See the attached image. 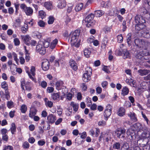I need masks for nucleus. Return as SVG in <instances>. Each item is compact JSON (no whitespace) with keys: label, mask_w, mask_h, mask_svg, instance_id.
Instances as JSON below:
<instances>
[{"label":"nucleus","mask_w":150,"mask_h":150,"mask_svg":"<svg viewBox=\"0 0 150 150\" xmlns=\"http://www.w3.org/2000/svg\"><path fill=\"white\" fill-rule=\"evenodd\" d=\"M94 17V15L91 13L88 15L83 21V23L85 24L87 27H90L93 26L95 21L93 19Z\"/></svg>","instance_id":"nucleus-1"},{"label":"nucleus","mask_w":150,"mask_h":150,"mask_svg":"<svg viewBox=\"0 0 150 150\" xmlns=\"http://www.w3.org/2000/svg\"><path fill=\"white\" fill-rule=\"evenodd\" d=\"M92 69L90 68L87 67L86 69L85 73L83 76V80L85 82H88L90 79V76L92 74Z\"/></svg>","instance_id":"nucleus-2"},{"label":"nucleus","mask_w":150,"mask_h":150,"mask_svg":"<svg viewBox=\"0 0 150 150\" xmlns=\"http://www.w3.org/2000/svg\"><path fill=\"white\" fill-rule=\"evenodd\" d=\"M20 7L25 12L26 15L28 16H31L33 13V10L30 7H27L24 4H21L20 5Z\"/></svg>","instance_id":"nucleus-3"},{"label":"nucleus","mask_w":150,"mask_h":150,"mask_svg":"<svg viewBox=\"0 0 150 150\" xmlns=\"http://www.w3.org/2000/svg\"><path fill=\"white\" fill-rule=\"evenodd\" d=\"M80 30H76L70 34L71 35L70 41L71 44H74L77 42L78 38L80 35Z\"/></svg>","instance_id":"nucleus-4"},{"label":"nucleus","mask_w":150,"mask_h":150,"mask_svg":"<svg viewBox=\"0 0 150 150\" xmlns=\"http://www.w3.org/2000/svg\"><path fill=\"white\" fill-rule=\"evenodd\" d=\"M112 108V107L110 104L108 105L106 107L103 113L104 119L106 121L111 115Z\"/></svg>","instance_id":"nucleus-5"},{"label":"nucleus","mask_w":150,"mask_h":150,"mask_svg":"<svg viewBox=\"0 0 150 150\" xmlns=\"http://www.w3.org/2000/svg\"><path fill=\"white\" fill-rule=\"evenodd\" d=\"M35 50L37 52L39 53L42 55L45 54L46 52L45 48L42 45V43L39 42L36 46Z\"/></svg>","instance_id":"nucleus-6"},{"label":"nucleus","mask_w":150,"mask_h":150,"mask_svg":"<svg viewBox=\"0 0 150 150\" xmlns=\"http://www.w3.org/2000/svg\"><path fill=\"white\" fill-rule=\"evenodd\" d=\"M133 45L136 46L137 48L143 47L145 45V42L144 40L139 38L135 39L134 40Z\"/></svg>","instance_id":"nucleus-7"},{"label":"nucleus","mask_w":150,"mask_h":150,"mask_svg":"<svg viewBox=\"0 0 150 150\" xmlns=\"http://www.w3.org/2000/svg\"><path fill=\"white\" fill-rule=\"evenodd\" d=\"M125 132L126 130L124 128H119L116 131L115 134L118 138H124L125 137Z\"/></svg>","instance_id":"nucleus-8"},{"label":"nucleus","mask_w":150,"mask_h":150,"mask_svg":"<svg viewBox=\"0 0 150 150\" xmlns=\"http://www.w3.org/2000/svg\"><path fill=\"white\" fill-rule=\"evenodd\" d=\"M64 83L62 81H57L55 84L56 88L58 90H59L62 88H63V87H64L65 90L66 92H68L67 89L66 88V86H63Z\"/></svg>","instance_id":"nucleus-9"},{"label":"nucleus","mask_w":150,"mask_h":150,"mask_svg":"<svg viewBox=\"0 0 150 150\" xmlns=\"http://www.w3.org/2000/svg\"><path fill=\"white\" fill-rule=\"evenodd\" d=\"M135 20L137 24L146 23L144 18L140 15H136L135 17Z\"/></svg>","instance_id":"nucleus-10"},{"label":"nucleus","mask_w":150,"mask_h":150,"mask_svg":"<svg viewBox=\"0 0 150 150\" xmlns=\"http://www.w3.org/2000/svg\"><path fill=\"white\" fill-rule=\"evenodd\" d=\"M142 36L147 38H150V28H146L141 32Z\"/></svg>","instance_id":"nucleus-11"},{"label":"nucleus","mask_w":150,"mask_h":150,"mask_svg":"<svg viewBox=\"0 0 150 150\" xmlns=\"http://www.w3.org/2000/svg\"><path fill=\"white\" fill-rule=\"evenodd\" d=\"M146 23H137L135 25V30L136 32H138L139 31L146 28Z\"/></svg>","instance_id":"nucleus-12"},{"label":"nucleus","mask_w":150,"mask_h":150,"mask_svg":"<svg viewBox=\"0 0 150 150\" xmlns=\"http://www.w3.org/2000/svg\"><path fill=\"white\" fill-rule=\"evenodd\" d=\"M49 61L47 59L44 60L42 64V69L44 71H46L49 69Z\"/></svg>","instance_id":"nucleus-13"},{"label":"nucleus","mask_w":150,"mask_h":150,"mask_svg":"<svg viewBox=\"0 0 150 150\" xmlns=\"http://www.w3.org/2000/svg\"><path fill=\"white\" fill-rule=\"evenodd\" d=\"M108 39L106 36L104 37L102 40L101 47L103 50H105L106 46L107 45V44L108 41Z\"/></svg>","instance_id":"nucleus-14"},{"label":"nucleus","mask_w":150,"mask_h":150,"mask_svg":"<svg viewBox=\"0 0 150 150\" xmlns=\"http://www.w3.org/2000/svg\"><path fill=\"white\" fill-rule=\"evenodd\" d=\"M21 38L24 42L27 45H30L31 38L28 35L21 36Z\"/></svg>","instance_id":"nucleus-15"},{"label":"nucleus","mask_w":150,"mask_h":150,"mask_svg":"<svg viewBox=\"0 0 150 150\" xmlns=\"http://www.w3.org/2000/svg\"><path fill=\"white\" fill-rule=\"evenodd\" d=\"M37 110L36 109L33 107L30 108L29 114V116L31 118H33V117L36 115Z\"/></svg>","instance_id":"nucleus-16"},{"label":"nucleus","mask_w":150,"mask_h":150,"mask_svg":"<svg viewBox=\"0 0 150 150\" xmlns=\"http://www.w3.org/2000/svg\"><path fill=\"white\" fill-rule=\"evenodd\" d=\"M47 120L49 122L51 123H53L56 120V117L52 114H50L47 117Z\"/></svg>","instance_id":"nucleus-17"},{"label":"nucleus","mask_w":150,"mask_h":150,"mask_svg":"<svg viewBox=\"0 0 150 150\" xmlns=\"http://www.w3.org/2000/svg\"><path fill=\"white\" fill-rule=\"evenodd\" d=\"M60 93L58 92L52 94L51 98L54 100L59 101L60 99Z\"/></svg>","instance_id":"nucleus-18"},{"label":"nucleus","mask_w":150,"mask_h":150,"mask_svg":"<svg viewBox=\"0 0 150 150\" xmlns=\"http://www.w3.org/2000/svg\"><path fill=\"white\" fill-rule=\"evenodd\" d=\"M138 73L141 76L146 75L150 72V71L147 69H139L138 71Z\"/></svg>","instance_id":"nucleus-19"},{"label":"nucleus","mask_w":150,"mask_h":150,"mask_svg":"<svg viewBox=\"0 0 150 150\" xmlns=\"http://www.w3.org/2000/svg\"><path fill=\"white\" fill-rule=\"evenodd\" d=\"M70 65L71 67L75 71L77 70L78 67L77 64L73 60H71L69 62Z\"/></svg>","instance_id":"nucleus-20"},{"label":"nucleus","mask_w":150,"mask_h":150,"mask_svg":"<svg viewBox=\"0 0 150 150\" xmlns=\"http://www.w3.org/2000/svg\"><path fill=\"white\" fill-rule=\"evenodd\" d=\"M127 115L134 122H136L137 119L136 117V115L135 113L133 112H130L128 113Z\"/></svg>","instance_id":"nucleus-21"},{"label":"nucleus","mask_w":150,"mask_h":150,"mask_svg":"<svg viewBox=\"0 0 150 150\" xmlns=\"http://www.w3.org/2000/svg\"><path fill=\"white\" fill-rule=\"evenodd\" d=\"M123 54V57L124 59L129 58L130 57V54L126 49H123L122 50Z\"/></svg>","instance_id":"nucleus-22"},{"label":"nucleus","mask_w":150,"mask_h":150,"mask_svg":"<svg viewBox=\"0 0 150 150\" xmlns=\"http://www.w3.org/2000/svg\"><path fill=\"white\" fill-rule=\"evenodd\" d=\"M25 69L26 72L28 74L29 78L31 79L33 81H34L35 83H36L37 82L36 80L34 79L33 77H32V76L30 74V70L29 68L28 67H25Z\"/></svg>","instance_id":"nucleus-23"},{"label":"nucleus","mask_w":150,"mask_h":150,"mask_svg":"<svg viewBox=\"0 0 150 150\" xmlns=\"http://www.w3.org/2000/svg\"><path fill=\"white\" fill-rule=\"evenodd\" d=\"M125 110L124 108L121 107L119 108L117 112V115L120 117L123 116L125 114Z\"/></svg>","instance_id":"nucleus-24"},{"label":"nucleus","mask_w":150,"mask_h":150,"mask_svg":"<svg viewBox=\"0 0 150 150\" xmlns=\"http://www.w3.org/2000/svg\"><path fill=\"white\" fill-rule=\"evenodd\" d=\"M141 13H142L143 15H149V17L150 16V8L147 11L144 7H142L141 8Z\"/></svg>","instance_id":"nucleus-25"},{"label":"nucleus","mask_w":150,"mask_h":150,"mask_svg":"<svg viewBox=\"0 0 150 150\" xmlns=\"http://www.w3.org/2000/svg\"><path fill=\"white\" fill-rule=\"evenodd\" d=\"M44 100L45 102V104L46 106L49 108H52L53 105V102L51 101L48 100L47 98H44Z\"/></svg>","instance_id":"nucleus-26"},{"label":"nucleus","mask_w":150,"mask_h":150,"mask_svg":"<svg viewBox=\"0 0 150 150\" xmlns=\"http://www.w3.org/2000/svg\"><path fill=\"white\" fill-rule=\"evenodd\" d=\"M131 36L132 34L131 33H128L127 36V42L129 47H130L132 44Z\"/></svg>","instance_id":"nucleus-27"},{"label":"nucleus","mask_w":150,"mask_h":150,"mask_svg":"<svg viewBox=\"0 0 150 150\" xmlns=\"http://www.w3.org/2000/svg\"><path fill=\"white\" fill-rule=\"evenodd\" d=\"M91 49L90 48H87L85 49L84 50V55L87 58L90 57V55L91 53Z\"/></svg>","instance_id":"nucleus-28"},{"label":"nucleus","mask_w":150,"mask_h":150,"mask_svg":"<svg viewBox=\"0 0 150 150\" xmlns=\"http://www.w3.org/2000/svg\"><path fill=\"white\" fill-rule=\"evenodd\" d=\"M44 6L45 8L48 10H51L52 8V4L50 2H46L45 3Z\"/></svg>","instance_id":"nucleus-29"},{"label":"nucleus","mask_w":150,"mask_h":150,"mask_svg":"<svg viewBox=\"0 0 150 150\" xmlns=\"http://www.w3.org/2000/svg\"><path fill=\"white\" fill-rule=\"evenodd\" d=\"M83 4L82 3H79L77 4L75 7V10L76 11H79L83 8Z\"/></svg>","instance_id":"nucleus-30"},{"label":"nucleus","mask_w":150,"mask_h":150,"mask_svg":"<svg viewBox=\"0 0 150 150\" xmlns=\"http://www.w3.org/2000/svg\"><path fill=\"white\" fill-rule=\"evenodd\" d=\"M70 105L73 107V110L74 111L76 112L77 111L79 108L78 104L75 103L73 102H71V103Z\"/></svg>","instance_id":"nucleus-31"},{"label":"nucleus","mask_w":150,"mask_h":150,"mask_svg":"<svg viewBox=\"0 0 150 150\" xmlns=\"http://www.w3.org/2000/svg\"><path fill=\"white\" fill-rule=\"evenodd\" d=\"M40 42L42 43L43 47L45 48H47L49 46L50 42L46 40H44L43 41H39Z\"/></svg>","instance_id":"nucleus-32"},{"label":"nucleus","mask_w":150,"mask_h":150,"mask_svg":"<svg viewBox=\"0 0 150 150\" xmlns=\"http://www.w3.org/2000/svg\"><path fill=\"white\" fill-rule=\"evenodd\" d=\"M16 126L14 123L13 122L11 124V127L10 130L11 134H15L16 132Z\"/></svg>","instance_id":"nucleus-33"},{"label":"nucleus","mask_w":150,"mask_h":150,"mask_svg":"<svg viewBox=\"0 0 150 150\" xmlns=\"http://www.w3.org/2000/svg\"><path fill=\"white\" fill-rule=\"evenodd\" d=\"M104 13V11L101 10H96L95 11V15L97 17H100Z\"/></svg>","instance_id":"nucleus-34"},{"label":"nucleus","mask_w":150,"mask_h":150,"mask_svg":"<svg viewBox=\"0 0 150 150\" xmlns=\"http://www.w3.org/2000/svg\"><path fill=\"white\" fill-rule=\"evenodd\" d=\"M30 74H31L32 77H33L34 79H36L35 77V67L34 66H32L31 67V69L30 70Z\"/></svg>","instance_id":"nucleus-35"},{"label":"nucleus","mask_w":150,"mask_h":150,"mask_svg":"<svg viewBox=\"0 0 150 150\" xmlns=\"http://www.w3.org/2000/svg\"><path fill=\"white\" fill-rule=\"evenodd\" d=\"M134 127L135 129L137 131H139L142 129L141 125L139 123H137L134 124Z\"/></svg>","instance_id":"nucleus-36"},{"label":"nucleus","mask_w":150,"mask_h":150,"mask_svg":"<svg viewBox=\"0 0 150 150\" xmlns=\"http://www.w3.org/2000/svg\"><path fill=\"white\" fill-rule=\"evenodd\" d=\"M21 88L23 90H24L25 89L24 86H25H25H26L27 84H29L30 83L29 82H27V83H25V80L24 79H21Z\"/></svg>","instance_id":"nucleus-37"},{"label":"nucleus","mask_w":150,"mask_h":150,"mask_svg":"<svg viewBox=\"0 0 150 150\" xmlns=\"http://www.w3.org/2000/svg\"><path fill=\"white\" fill-rule=\"evenodd\" d=\"M129 89L127 87H125L123 88L122 91V94L124 96L127 95L129 93Z\"/></svg>","instance_id":"nucleus-38"},{"label":"nucleus","mask_w":150,"mask_h":150,"mask_svg":"<svg viewBox=\"0 0 150 150\" xmlns=\"http://www.w3.org/2000/svg\"><path fill=\"white\" fill-rule=\"evenodd\" d=\"M121 147V145L119 142H115L113 145V148L114 149H120Z\"/></svg>","instance_id":"nucleus-39"},{"label":"nucleus","mask_w":150,"mask_h":150,"mask_svg":"<svg viewBox=\"0 0 150 150\" xmlns=\"http://www.w3.org/2000/svg\"><path fill=\"white\" fill-rule=\"evenodd\" d=\"M136 57L139 59L142 60L144 58L143 54L141 52L138 53L136 56Z\"/></svg>","instance_id":"nucleus-40"},{"label":"nucleus","mask_w":150,"mask_h":150,"mask_svg":"<svg viewBox=\"0 0 150 150\" xmlns=\"http://www.w3.org/2000/svg\"><path fill=\"white\" fill-rule=\"evenodd\" d=\"M46 15L45 13L42 10L40 11L39 12V18H41L42 19L44 18L45 17Z\"/></svg>","instance_id":"nucleus-41"},{"label":"nucleus","mask_w":150,"mask_h":150,"mask_svg":"<svg viewBox=\"0 0 150 150\" xmlns=\"http://www.w3.org/2000/svg\"><path fill=\"white\" fill-rule=\"evenodd\" d=\"M66 6V4L65 1H62L59 3L57 5L59 8L62 9L64 8Z\"/></svg>","instance_id":"nucleus-42"},{"label":"nucleus","mask_w":150,"mask_h":150,"mask_svg":"<svg viewBox=\"0 0 150 150\" xmlns=\"http://www.w3.org/2000/svg\"><path fill=\"white\" fill-rule=\"evenodd\" d=\"M124 149V150H128L129 148V146L128 144L127 143H125L122 146H121V149Z\"/></svg>","instance_id":"nucleus-43"},{"label":"nucleus","mask_w":150,"mask_h":150,"mask_svg":"<svg viewBox=\"0 0 150 150\" xmlns=\"http://www.w3.org/2000/svg\"><path fill=\"white\" fill-rule=\"evenodd\" d=\"M1 87L4 90L8 89V86L6 81H4L1 83Z\"/></svg>","instance_id":"nucleus-44"},{"label":"nucleus","mask_w":150,"mask_h":150,"mask_svg":"<svg viewBox=\"0 0 150 150\" xmlns=\"http://www.w3.org/2000/svg\"><path fill=\"white\" fill-rule=\"evenodd\" d=\"M111 28L110 27L105 26L103 29V31L105 33H107L110 32Z\"/></svg>","instance_id":"nucleus-45"},{"label":"nucleus","mask_w":150,"mask_h":150,"mask_svg":"<svg viewBox=\"0 0 150 150\" xmlns=\"http://www.w3.org/2000/svg\"><path fill=\"white\" fill-rule=\"evenodd\" d=\"M27 110V107L25 105H23L21 107V110L23 113H25Z\"/></svg>","instance_id":"nucleus-46"},{"label":"nucleus","mask_w":150,"mask_h":150,"mask_svg":"<svg viewBox=\"0 0 150 150\" xmlns=\"http://www.w3.org/2000/svg\"><path fill=\"white\" fill-rule=\"evenodd\" d=\"M21 30L23 33H25L28 29L27 24H25L24 26L21 27Z\"/></svg>","instance_id":"nucleus-47"},{"label":"nucleus","mask_w":150,"mask_h":150,"mask_svg":"<svg viewBox=\"0 0 150 150\" xmlns=\"http://www.w3.org/2000/svg\"><path fill=\"white\" fill-rule=\"evenodd\" d=\"M13 102L11 101L8 102L7 105L9 108H11L13 106Z\"/></svg>","instance_id":"nucleus-48"},{"label":"nucleus","mask_w":150,"mask_h":150,"mask_svg":"<svg viewBox=\"0 0 150 150\" xmlns=\"http://www.w3.org/2000/svg\"><path fill=\"white\" fill-rule=\"evenodd\" d=\"M40 86L43 88H45L47 86V83L45 81H42L40 83Z\"/></svg>","instance_id":"nucleus-49"},{"label":"nucleus","mask_w":150,"mask_h":150,"mask_svg":"<svg viewBox=\"0 0 150 150\" xmlns=\"http://www.w3.org/2000/svg\"><path fill=\"white\" fill-rule=\"evenodd\" d=\"M117 41L119 43L121 42L123 40V37L122 34H120L117 36Z\"/></svg>","instance_id":"nucleus-50"},{"label":"nucleus","mask_w":150,"mask_h":150,"mask_svg":"<svg viewBox=\"0 0 150 150\" xmlns=\"http://www.w3.org/2000/svg\"><path fill=\"white\" fill-rule=\"evenodd\" d=\"M49 20L48 21V23L49 24H52L54 20V18L53 16H50L48 18Z\"/></svg>","instance_id":"nucleus-51"},{"label":"nucleus","mask_w":150,"mask_h":150,"mask_svg":"<svg viewBox=\"0 0 150 150\" xmlns=\"http://www.w3.org/2000/svg\"><path fill=\"white\" fill-rule=\"evenodd\" d=\"M13 147L11 146H5L4 147L3 150H13Z\"/></svg>","instance_id":"nucleus-52"},{"label":"nucleus","mask_w":150,"mask_h":150,"mask_svg":"<svg viewBox=\"0 0 150 150\" xmlns=\"http://www.w3.org/2000/svg\"><path fill=\"white\" fill-rule=\"evenodd\" d=\"M45 23L42 20H40L38 22V25L39 26L41 27H44L45 26Z\"/></svg>","instance_id":"nucleus-53"},{"label":"nucleus","mask_w":150,"mask_h":150,"mask_svg":"<svg viewBox=\"0 0 150 150\" xmlns=\"http://www.w3.org/2000/svg\"><path fill=\"white\" fill-rule=\"evenodd\" d=\"M14 45L16 46L19 45L20 44V41L18 38H15L13 40Z\"/></svg>","instance_id":"nucleus-54"},{"label":"nucleus","mask_w":150,"mask_h":150,"mask_svg":"<svg viewBox=\"0 0 150 150\" xmlns=\"http://www.w3.org/2000/svg\"><path fill=\"white\" fill-rule=\"evenodd\" d=\"M23 147L25 149H28L29 147V143L27 142H25L23 144Z\"/></svg>","instance_id":"nucleus-55"},{"label":"nucleus","mask_w":150,"mask_h":150,"mask_svg":"<svg viewBox=\"0 0 150 150\" xmlns=\"http://www.w3.org/2000/svg\"><path fill=\"white\" fill-rule=\"evenodd\" d=\"M126 21H123V22L122 23V26H123L122 31L123 32H124L125 31L127 28V27L126 25Z\"/></svg>","instance_id":"nucleus-56"},{"label":"nucleus","mask_w":150,"mask_h":150,"mask_svg":"<svg viewBox=\"0 0 150 150\" xmlns=\"http://www.w3.org/2000/svg\"><path fill=\"white\" fill-rule=\"evenodd\" d=\"M94 39V37L92 36L88 39L87 42L88 43H92L93 42Z\"/></svg>","instance_id":"nucleus-57"},{"label":"nucleus","mask_w":150,"mask_h":150,"mask_svg":"<svg viewBox=\"0 0 150 150\" xmlns=\"http://www.w3.org/2000/svg\"><path fill=\"white\" fill-rule=\"evenodd\" d=\"M102 70L107 73H109L110 72V71L108 69V67L107 66H104L102 68Z\"/></svg>","instance_id":"nucleus-58"},{"label":"nucleus","mask_w":150,"mask_h":150,"mask_svg":"<svg viewBox=\"0 0 150 150\" xmlns=\"http://www.w3.org/2000/svg\"><path fill=\"white\" fill-rule=\"evenodd\" d=\"M12 55L13 56L14 60L16 61V63H17L18 62V59L17 58V54L15 52H13L12 53Z\"/></svg>","instance_id":"nucleus-59"},{"label":"nucleus","mask_w":150,"mask_h":150,"mask_svg":"<svg viewBox=\"0 0 150 150\" xmlns=\"http://www.w3.org/2000/svg\"><path fill=\"white\" fill-rule=\"evenodd\" d=\"M54 88L52 87H48L47 89V92L49 93H52L54 91Z\"/></svg>","instance_id":"nucleus-60"},{"label":"nucleus","mask_w":150,"mask_h":150,"mask_svg":"<svg viewBox=\"0 0 150 150\" xmlns=\"http://www.w3.org/2000/svg\"><path fill=\"white\" fill-rule=\"evenodd\" d=\"M122 49H120L119 50L116 51V54L118 56H121L122 55L123 52H122Z\"/></svg>","instance_id":"nucleus-61"},{"label":"nucleus","mask_w":150,"mask_h":150,"mask_svg":"<svg viewBox=\"0 0 150 150\" xmlns=\"http://www.w3.org/2000/svg\"><path fill=\"white\" fill-rule=\"evenodd\" d=\"M28 141L30 143L33 144L35 141V139L33 137H30L28 139Z\"/></svg>","instance_id":"nucleus-62"},{"label":"nucleus","mask_w":150,"mask_h":150,"mask_svg":"<svg viewBox=\"0 0 150 150\" xmlns=\"http://www.w3.org/2000/svg\"><path fill=\"white\" fill-rule=\"evenodd\" d=\"M108 85V82L106 81H103L101 83L102 86L104 88H105Z\"/></svg>","instance_id":"nucleus-63"},{"label":"nucleus","mask_w":150,"mask_h":150,"mask_svg":"<svg viewBox=\"0 0 150 150\" xmlns=\"http://www.w3.org/2000/svg\"><path fill=\"white\" fill-rule=\"evenodd\" d=\"M96 91L97 93L100 94L102 91V88L98 86L96 88Z\"/></svg>","instance_id":"nucleus-64"}]
</instances>
